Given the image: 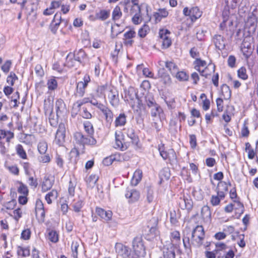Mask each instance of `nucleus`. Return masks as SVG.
Instances as JSON below:
<instances>
[{
    "label": "nucleus",
    "mask_w": 258,
    "mask_h": 258,
    "mask_svg": "<svg viewBox=\"0 0 258 258\" xmlns=\"http://www.w3.org/2000/svg\"><path fill=\"white\" fill-rule=\"evenodd\" d=\"M218 189L216 195H212L210 199V203L213 206H218L221 200H223L228 190V185L225 182H221L218 185Z\"/></svg>",
    "instance_id": "f257e3e1"
},
{
    "label": "nucleus",
    "mask_w": 258,
    "mask_h": 258,
    "mask_svg": "<svg viewBox=\"0 0 258 258\" xmlns=\"http://www.w3.org/2000/svg\"><path fill=\"white\" fill-rule=\"evenodd\" d=\"M76 144L84 146L85 145H94L96 144V140L92 136L85 135L81 132H76L74 135Z\"/></svg>",
    "instance_id": "f03ea898"
},
{
    "label": "nucleus",
    "mask_w": 258,
    "mask_h": 258,
    "mask_svg": "<svg viewBox=\"0 0 258 258\" xmlns=\"http://www.w3.org/2000/svg\"><path fill=\"white\" fill-rule=\"evenodd\" d=\"M257 19L253 12L250 13L245 21L244 29V35L248 33V35H252L255 32L257 26Z\"/></svg>",
    "instance_id": "7ed1b4c3"
},
{
    "label": "nucleus",
    "mask_w": 258,
    "mask_h": 258,
    "mask_svg": "<svg viewBox=\"0 0 258 258\" xmlns=\"http://www.w3.org/2000/svg\"><path fill=\"white\" fill-rule=\"evenodd\" d=\"M205 237L204 228L202 226H197L192 233V239L193 244L200 246L203 243V240Z\"/></svg>",
    "instance_id": "20e7f679"
},
{
    "label": "nucleus",
    "mask_w": 258,
    "mask_h": 258,
    "mask_svg": "<svg viewBox=\"0 0 258 258\" xmlns=\"http://www.w3.org/2000/svg\"><path fill=\"white\" fill-rule=\"evenodd\" d=\"M133 248L138 256H144L146 255L145 247L141 237H136L134 238L133 241Z\"/></svg>",
    "instance_id": "39448f33"
},
{
    "label": "nucleus",
    "mask_w": 258,
    "mask_h": 258,
    "mask_svg": "<svg viewBox=\"0 0 258 258\" xmlns=\"http://www.w3.org/2000/svg\"><path fill=\"white\" fill-rule=\"evenodd\" d=\"M158 150L160 156L164 160L171 161L176 159V154L174 150L173 149L166 150L164 145L162 143L158 145Z\"/></svg>",
    "instance_id": "423d86ee"
},
{
    "label": "nucleus",
    "mask_w": 258,
    "mask_h": 258,
    "mask_svg": "<svg viewBox=\"0 0 258 258\" xmlns=\"http://www.w3.org/2000/svg\"><path fill=\"white\" fill-rule=\"evenodd\" d=\"M90 76L86 74L83 78V81H80L77 83L76 92L75 93L76 96L82 97L84 96L85 89L88 84L90 82Z\"/></svg>",
    "instance_id": "0eeeda50"
},
{
    "label": "nucleus",
    "mask_w": 258,
    "mask_h": 258,
    "mask_svg": "<svg viewBox=\"0 0 258 258\" xmlns=\"http://www.w3.org/2000/svg\"><path fill=\"white\" fill-rule=\"evenodd\" d=\"M183 13L185 16H189L192 22L196 21L202 14V12L197 7H192L190 9L185 7L183 10Z\"/></svg>",
    "instance_id": "6e6552de"
},
{
    "label": "nucleus",
    "mask_w": 258,
    "mask_h": 258,
    "mask_svg": "<svg viewBox=\"0 0 258 258\" xmlns=\"http://www.w3.org/2000/svg\"><path fill=\"white\" fill-rule=\"evenodd\" d=\"M107 97L110 104L113 107H117L119 102L118 92L117 89L111 87L109 88L107 93Z\"/></svg>",
    "instance_id": "1a4fd4ad"
},
{
    "label": "nucleus",
    "mask_w": 258,
    "mask_h": 258,
    "mask_svg": "<svg viewBox=\"0 0 258 258\" xmlns=\"http://www.w3.org/2000/svg\"><path fill=\"white\" fill-rule=\"evenodd\" d=\"M149 9H150V8L147 4L142 3L135 8L134 12L138 11L144 19L150 21L151 19V16L149 13Z\"/></svg>",
    "instance_id": "9d476101"
},
{
    "label": "nucleus",
    "mask_w": 258,
    "mask_h": 258,
    "mask_svg": "<svg viewBox=\"0 0 258 258\" xmlns=\"http://www.w3.org/2000/svg\"><path fill=\"white\" fill-rule=\"evenodd\" d=\"M125 197L128 200L129 203H134L140 199V193L136 189L127 188Z\"/></svg>",
    "instance_id": "9b49d317"
},
{
    "label": "nucleus",
    "mask_w": 258,
    "mask_h": 258,
    "mask_svg": "<svg viewBox=\"0 0 258 258\" xmlns=\"http://www.w3.org/2000/svg\"><path fill=\"white\" fill-rule=\"evenodd\" d=\"M66 128L64 124L60 123L58 125V129L56 133L54 141L58 145H61L64 142L66 137Z\"/></svg>",
    "instance_id": "f8f14e48"
},
{
    "label": "nucleus",
    "mask_w": 258,
    "mask_h": 258,
    "mask_svg": "<svg viewBox=\"0 0 258 258\" xmlns=\"http://www.w3.org/2000/svg\"><path fill=\"white\" fill-rule=\"evenodd\" d=\"M170 243L167 245L178 248L181 243L180 234L178 231L174 230L170 233Z\"/></svg>",
    "instance_id": "ddd939ff"
},
{
    "label": "nucleus",
    "mask_w": 258,
    "mask_h": 258,
    "mask_svg": "<svg viewBox=\"0 0 258 258\" xmlns=\"http://www.w3.org/2000/svg\"><path fill=\"white\" fill-rule=\"evenodd\" d=\"M212 42L216 48L220 50L225 49L227 43L226 39L220 34L214 35L212 38Z\"/></svg>",
    "instance_id": "4468645a"
},
{
    "label": "nucleus",
    "mask_w": 258,
    "mask_h": 258,
    "mask_svg": "<svg viewBox=\"0 0 258 258\" xmlns=\"http://www.w3.org/2000/svg\"><path fill=\"white\" fill-rule=\"evenodd\" d=\"M116 252L123 258H129L131 254L130 249L120 243H117L115 246Z\"/></svg>",
    "instance_id": "2eb2a0df"
},
{
    "label": "nucleus",
    "mask_w": 258,
    "mask_h": 258,
    "mask_svg": "<svg viewBox=\"0 0 258 258\" xmlns=\"http://www.w3.org/2000/svg\"><path fill=\"white\" fill-rule=\"evenodd\" d=\"M195 69L201 76L207 77L215 71V66H195Z\"/></svg>",
    "instance_id": "dca6fc26"
},
{
    "label": "nucleus",
    "mask_w": 258,
    "mask_h": 258,
    "mask_svg": "<svg viewBox=\"0 0 258 258\" xmlns=\"http://www.w3.org/2000/svg\"><path fill=\"white\" fill-rule=\"evenodd\" d=\"M189 54L191 57L195 59V60L193 62V64H206V61L200 58L199 52L195 47L190 49L189 50Z\"/></svg>",
    "instance_id": "f3484780"
},
{
    "label": "nucleus",
    "mask_w": 258,
    "mask_h": 258,
    "mask_svg": "<svg viewBox=\"0 0 258 258\" xmlns=\"http://www.w3.org/2000/svg\"><path fill=\"white\" fill-rule=\"evenodd\" d=\"M180 207L182 209H186L188 212L190 211L193 207V202L191 199L184 197L179 203Z\"/></svg>",
    "instance_id": "a211bd4d"
},
{
    "label": "nucleus",
    "mask_w": 258,
    "mask_h": 258,
    "mask_svg": "<svg viewBox=\"0 0 258 258\" xmlns=\"http://www.w3.org/2000/svg\"><path fill=\"white\" fill-rule=\"evenodd\" d=\"M244 39L242 43L241 44L240 47L248 48H253L252 46V43L253 42V38L251 37V35H248V33H246V35H244Z\"/></svg>",
    "instance_id": "6ab92c4d"
},
{
    "label": "nucleus",
    "mask_w": 258,
    "mask_h": 258,
    "mask_svg": "<svg viewBox=\"0 0 258 258\" xmlns=\"http://www.w3.org/2000/svg\"><path fill=\"white\" fill-rule=\"evenodd\" d=\"M14 138V134L11 131H6L4 130H0V143H4L3 140L6 139V142L10 143L11 139Z\"/></svg>",
    "instance_id": "aec40b11"
},
{
    "label": "nucleus",
    "mask_w": 258,
    "mask_h": 258,
    "mask_svg": "<svg viewBox=\"0 0 258 258\" xmlns=\"http://www.w3.org/2000/svg\"><path fill=\"white\" fill-rule=\"evenodd\" d=\"M126 130V135L131 140L132 143L134 145L137 146L139 142V139L138 137L135 134L134 130L132 127L127 128L126 129L125 128L124 130Z\"/></svg>",
    "instance_id": "412c9836"
},
{
    "label": "nucleus",
    "mask_w": 258,
    "mask_h": 258,
    "mask_svg": "<svg viewBox=\"0 0 258 258\" xmlns=\"http://www.w3.org/2000/svg\"><path fill=\"white\" fill-rule=\"evenodd\" d=\"M126 123V115L124 113H120L116 118L114 121L115 127L123 126Z\"/></svg>",
    "instance_id": "4be33fe9"
},
{
    "label": "nucleus",
    "mask_w": 258,
    "mask_h": 258,
    "mask_svg": "<svg viewBox=\"0 0 258 258\" xmlns=\"http://www.w3.org/2000/svg\"><path fill=\"white\" fill-rule=\"evenodd\" d=\"M163 251L164 258H175V249L177 248L166 245Z\"/></svg>",
    "instance_id": "5701e85b"
},
{
    "label": "nucleus",
    "mask_w": 258,
    "mask_h": 258,
    "mask_svg": "<svg viewBox=\"0 0 258 258\" xmlns=\"http://www.w3.org/2000/svg\"><path fill=\"white\" fill-rule=\"evenodd\" d=\"M151 114L152 117L158 116L161 118L163 116L164 112L161 107L159 105H157L151 109Z\"/></svg>",
    "instance_id": "b1692460"
},
{
    "label": "nucleus",
    "mask_w": 258,
    "mask_h": 258,
    "mask_svg": "<svg viewBox=\"0 0 258 258\" xmlns=\"http://www.w3.org/2000/svg\"><path fill=\"white\" fill-rule=\"evenodd\" d=\"M201 216L205 221H209L211 220V212L210 208L208 206H204L201 209Z\"/></svg>",
    "instance_id": "393cba45"
},
{
    "label": "nucleus",
    "mask_w": 258,
    "mask_h": 258,
    "mask_svg": "<svg viewBox=\"0 0 258 258\" xmlns=\"http://www.w3.org/2000/svg\"><path fill=\"white\" fill-rule=\"evenodd\" d=\"M142 178V171L140 169L136 170L134 173L133 176L131 180L132 184L134 186L137 185L141 180Z\"/></svg>",
    "instance_id": "a878e982"
},
{
    "label": "nucleus",
    "mask_w": 258,
    "mask_h": 258,
    "mask_svg": "<svg viewBox=\"0 0 258 258\" xmlns=\"http://www.w3.org/2000/svg\"><path fill=\"white\" fill-rule=\"evenodd\" d=\"M55 109L57 116L60 115L61 113L65 110V104L63 100L61 99H57L55 102Z\"/></svg>",
    "instance_id": "bb28decb"
},
{
    "label": "nucleus",
    "mask_w": 258,
    "mask_h": 258,
    "mask_svg": "<svg viewBox=\"0 0 258 258\" xmlns=\"http://www.w3.org/2000/svg\"><path fill=\"white\" fill-rule=\"evenodd\" d=\"M58 193L57 190L53 189L46 195L45 199L47 204H50L52 203V200L56 199Z\"/></svg>",
    "instance_id": "cd10ccee"
},
{
    "label": "nucleus",
    "mask_w": 258,
    "mask_h": 258,
    "mask_svg": "<svg viewBox=\"0 0 258 258\" xmlns=\"http://www.w3.org/2000/svg\"><path fill=\"white\" fill-rule=\"evenodd\" d=\"M221 93L225 100H228L231 97V90L229 87L226 84H223L221 86Z\"/></svg>",
    "instance_id": "c85d7f7f"
},
{
    "label": "nucleus",
    "mask_w": 258,
    "mask_h": 258,
    "mask_svg": "<svg viewBox=\"0 0 258 258\" xmlns=\"http://www.w3.org/2000/svg\"><path fill=\"white\" fill-rule=\"evenodd\" d=\"M53 181L48 177H45L42 184V190L43 191H46L50 189L52 186Z\"/></svg>",
    "instance_id": "c756f323"
},
{
    "label": "nucleus",
    "mask_w": 258,
    "mask_h": 258,
    "mask_svg": "<svg viewBox=\"0 0 258 258\" xmlns=\"http://www.w3.org/2000/svg\"><path fill=\"white\" fill-rule=\"evenodd\" d=\"M17 191L19 194H22V195H28V189L27 186L21 181L17 182Z\"/></svg>",
    "instance_id": "7c9ffc66"
},
{
    "label": "nucleus",
    "mask_w": 258,
    "mask_h": 258,
    "mask_svg": "<svg viewBox=\"0 0 258 258\" xmlns=\"http://www.w3.org/2000/svg\"><path fill=\"white\" fill-rule=\"evenodd\" d=\"M84 205V200L79 199L74 201V203L72 204L73 210L75 212H79Z\"/></svg>",
    "instance_id": "2f4dec72"
},
{
    "label": "nucleus",
    "mask_w": 258,
    "mask_h": 258,
    "mask_svg": "<svg viewBox=\"0 0 258 258\" xmlns=\"http://www.w3.org/2000/svg\"><path fill=\"white\" fill-rule=\"evenodd\" d=\"M85 56V52L82 49H79L78 51H75L74 54V59L80 63L83 62Z\"/></svg>",
    "instance_id": "473e14b6"
},
{
    "label": "nucleus",
    "mask_w": 258,
    "mask_h": 258,
    "mask_svg": "<svg viewBox=\"0 0 258 258\" xmlns=\"http://www.w3.org/2000/svg\"><path fill=\"white\" fill-rule=\"evenodd\" d=\"M84 128L88 135L93 137L94 131L92 124L89 121L83 123Z\"/></svg>",
    "instance_id": "72a5a7b5"
},
{
    "label": "nucleus",
    "mask_w": 258,
    "mask_h": 258,
    "mask_svg": "<svg viewBox=\"0 0 258 258\" xmlns=\"http://www.w3.org/2000/svg\"><path fill=\"white\" fill-rule=\"evenodd\" d=\"M102 113L105 117V119L107 122L111 123L113 120V114L112 111L108 108L107 107L102 112Z\"/></svg>",
    "instance_id": "f704fd0d"
},
{
    "label": "nucleus",
    "mask_w": 258,
    "mask_h": 258,
    "mask_svg": "<svg viewBox=\"0 0 258 258\" xmlns=\"http://www.w3.org/2000/svg\"><path fill=\"white\" fill-rule=\"evenodd\" d=\"M150 31V28L148 25L144 24L138 31V35L141 38H144Z\"/></svg>",
    "instance_id": "c9c22d12"
},
{
    "label": "nucleus",
    "mask_w": 258,
    "mask_h": 258,
    "mask_svg": "<svg viewBox=\"0 0 258 258\" xmlns=\"http://www.w3.org/2000/svg\"><path fill=\"white\" fill-rule=\"evenodd\" d=\"M115 144L116 148H119L121 150H124L125 148L123 147L122 139V135L117 134V132H115Z\"/></svg>",
    "instance_id": "e433bc0d"
},
{
    "label": "nucleus",
    "mask_w": 258,
    "mask_h": 258,
    "mask_svg": "<svg viewBox=\"0 0 258 258\" xmlns=\"http://www.w3.org/2000/svg\"><path fill=\"white\" fill-rule=\"evenodd\" d=\"M122 16V13L119 6H116L112 12V17L114 21L118 20Z\"/></svg>",
    "instance_id": "4c0bfd02"
},
{
    "label": "nucleus",
    "mask_w": 258,
    "mask_h": 258,
    "mask_svg": "<svg viewBox=\"0 0 258 258\" xmlns=\"http://www.w3.org/2000/svg\"><path fill=\"white\" fill-rule=\"evenodd\" d=\"M48 239L53 243H56L58 240V235L54 230H50L48 233Z\"/></svg>",
    "instance_id": "58836bf2"
},
{
    "label": "nucleus",
    "mask_w": 258,
    "mask_h": 258,
    "mask_svg": "<svg viewBox=\"0 0 258 258\" xmlns=\"http://www.w3.org/2000/svg\"><path fill=\"white\" fill-rule=\"evenodd\" d=\"M37 148L41 154H45L47 150V144L45 141H41L38 143Z\"/></svg>",
    "instance_id": "ea45409f"
},
{
    "label": "nucleus",
    "mask_w": 258,
    "mask_h": 258,
    "mask_svg": "<svg viewBox=\"0 0 258 258\" xmlns=\"http://www.w3.org/2000/svg\"><path fill=\"white\" fill-rule=\"evenodd\" d=\"M225 3V6H227L228 8L231 9H236L239 3L240 0H224Z\"/></svg>",
    "instance_id": "a19ab883"
},
{
    "label": "nucleus",
    "mask_w": 258,
    "mask_h": 258,
    "mask_svg": "<svg viewBox=\"0 0 258 258\" xmlns=\"http://www.w3.org/2000/svg\"><path fill=\"white\" fill-rule=\"evenodd\" d=\"M47 85L49 90H54L57 87V82L54 78H52L48 80Z\"/></svg>",
    "instance_id": "79ce46f5"
},
{
    "label": "nucleus",
    "mask_w": 258,
    "mask_h": 258,
    "mask_svg": "<svg viewBox=\"0 0 258 258\" xmlns=\"http://www.w3.org/2000/svg\"><path fill=\"white\" fill-rule=\"evenodd\" d=\"M98 179V178L96 175L92 174L87 179L86 182L89 186L93 187L97 182Z\"/></svg>",
    "instance_id": "37998d69"
},
{
    "label": "nucleus",
    "mask_w": 258,
    "mask_h": 258,
    "mask_svg": "<svg viewBox=\"0 0 258 258\" xmlns=\"http://www.w3.org/2000/svg\"><path fill=\"white\" fill-rule=\"evenodd\" d=\"M16 149L17 153L21 158L22 159H26L27 155L26 152L24 150L23 147L21 145L19 144L17 145Z\"/></svg>",
    "instance_id": "c03bdc74"
},
{
    "label": "nucleus",
    "mask_w": 258,
    "mask_h": 258,
    "mask_svg": "<svg viewBox=\"0 0 258 258\" xmlns=\"http://www.w3.org/2000/svg\"><path fill=\"white\" fill-rule=\"evenodd\" d=\"M109 17V12L106 10H101L99 13L97 14V17L102 20L104 21Z\"/></svg>",
    "instance_id": "a18cd8bd"
},
{
    "label": "nucleus",
    "mask_w": 258,
    "mask_h": 258,
    "mask_svg": "<svg viewBox=\"0 0 258 258\" xmlns=\"http://www.w3.org/2000/svg\"><path fill=\"white\" fill-rule=\"evenodd\" d=\"M176 78L180 81H186L188 79V75L184 71L177 73Z\"/></svg>",
    "instance_id": "49530a36"
},
{
    "label": "nucleus",
    "mask_w": 258,
    "mask_h": 258,
    "mask_svg": "<svg viewBox=\"0 0 258 258\" xmlns=\"http://www.w3.org/2000/svg\"><path fill=\"white\" fill-rule=\"evenodd\" d=\"M162 179L168 180L170 177V170L168 168H163L160 173Z\"/></svg>",
    "instance_id": "de8ad7c7"
},
{
    "label": "nucleus",
    "mask_w": 258,
    "mask_h": 258,
    "mask_svg": "<svg viewBox=\"0 0 258 258\" xmlns=\"http://www.w3.org/2000/svg\"><path fill=\"white\" fill-rule=\"evenodd\" d=\"M131 13H132V12ZM134 13H135V15L132 18V22L134 24L138 25L142 22V20L144 19L142 17L141 15L138 12V11L135 12H134Z\"/></svg>",
    "instance_id": "09e8293b"
},
{
    "label": "nucleus",
    "mask_w": 258,
    "mask_h": 258,
    "mask_svg": "<svg viewBox=\"0 0 258 258\" xmlns=\"http://www.w3.org/2000/svg\"><path fill=\"white\" fill-rule=\"evenodd\" d=\"M233 25V22L232 20H223L222 22L220 24V28L221 30H227V26L229 27Z\"/></svg>",
    "instance_id": "8fccbe9b"
},
{
    "label": "nucleus",
    "mask_w": 258,
    "mask_h": 258,
    "mask_svg": "<svg viewBox=\"0 0 258 258\" xmlns=\"http://www.w3.org/2000/svg\"><path fill=\"white\" fill-rule=\"evenodd\" d=\"M170 32L168 29H161L159 30V36L160 39L162 40L167 38L169 37V35L170 34Z\"/></svg>",
    "instance_id": "3c124183"
},
{
    "label": "nucleus",
    "mask_w": 258,
    "mask_h": 258,
    "mask_svg": "<svg viewBox=\"0 0 258 258\" xmlns=\"http://www.w3.org/2000/svg\"><path fill=\"white\" fill-rule=\"evenodd\" d=\"M45 213L44 209L35 211L36 216L38 220L41 222H43L44 221Z\"/></svg>",
    "instance_id": "603ef678"
},
{
    "label": "nucleus",
    "mask_w": 258,
    "mask_h": 258,
    "mask_svg": "<svg viewBox=\"0 0 258 258\" xmlns=\"http://www.w3.org/2000/svg\"><path fill=\"white\" fill-rule=\"evenodd\" d=\"M238 77L244 80H245L247 79L248 76L246 74V69L244 67H242L238 70Z\"/></svg>",
    "instance_id": "864d4df0"
},
{
    "label": "nucleus",
    "mask_w": 258,
    "mask_h": 258,
    "mask_svg": "<svg viewBox=\"0 0 258 258\" xmlns=\"http://www.w3.org/2000/svg\"><path fill=\"white\" fill-rule=\"evenodd\" d=\"M31 232L29 228H25L21 233V238L24 240H28L30 238Z\"/></svg>",
    "instance_id": "5fc2aeb1"
},
{
    "label": "nucleus",
    "mask_w": 258,
    "mask_h": 258,
    "mask_svg": "<svg viewBox=\"0 0 258 258\" xmlns=\"http://www.w3.org/2000/svg\"><path fill=\"white\" fill-rule=\"evenodd\" d=\"M27 183L31 187L36 188L38 185L37 179L32 176H29L27 179Z\"/></svg>",
    "instance_id": "6e6d98bb"
},
{
    "label": "nucleus",
    "mask_w": 258,
    "mask_h": 258,
    "mask_svg": "<svg viewBox=\"0 0 258 258\" xmlns=\"http://www.w3.org/2000/svg\"><path fill=\"white\" fill-rule=\"evenodd\" d=\"M79 244L77 241H73L72 244V255L74 258H76L78 255V248Z\"/></svg>",
    "instance_id": "4d7b16f0"
},
{
    "label": "nucleus",
    "mask_w": 258,
    "mask_h": 258,
    "mask_svg": "<svg viewBox=\"0 0 258 258\" xmlns=\"http://www.w3.org/2000/svg\"><path fill=\"white\" fill-rule=\"evenodd\" d=\"M9 143H7V145H5V143H0V153L1 154L5 155L9 151Z\"/></svg>",
    "instance_id": "13d9d810"
},
{
    "label": "nucleus",
    "mask_w": 258,
    "mask_h": 258,
    "mask_svg": "<svg viewBox=\"0 0 258 258\" xmlns=\"http://www.w3.org/2000/svg\"><path fill=\"white\" fill-rule=\"evenodd\" d=\"M164 101L165 102L166 104L168 106V108L169 109H172L175 107V99L174 98H170L168 100L167 98L166 97L164 98Z\"/></svg>",
    "instance_id": "bf43d9fd"
},
{
    "label": "nucleus",
    "mask_w": 258,
    "mask_h": 258,
    "mask_svg": "<svg viewBox=\"0 0 258 258\" xmlns=\"http://www.w3.org/2000/svg\"><path fill=\"white\" fill-rule=\"evenodd\" d=\"M230 8H228L227 6H225L222 12V19L223 20H231L229 19V15L230 14Z\"/></svg>",
    "instance_id": "052dcab7"
},
{
    "label": "nucleus",
    "mask_w": 258,
    "mask_h": 258,
    "mask_svg": "<svg viewBox=\"0 0 258 258\" xmlns=\"http://www.w3.org/2000/svg\"><path fill=\"white\" fill-rule=\"evenodd\" d=\"M90 99L89 98H84L82 100L77 101L75 103H74V107H77L78 108H80L82 105L84 104L87 103L88 102H90Z\"/></svg>",
    "instance_id": "680f3d73"
},
{
    "label": "nucleus",
    "mask_w": 258,
    "mask_h": 258,
    "mask_svg": "<svg viewBox=\"0 0 258 258\" xmlns=\"http://www.w3.org/2000/svg\"><path fill=\"white\" fill-rule=\"evenodd\" d=\"M17 79V77L16 75L14 73L11 72L10 75L8 77L7 81L9 84L11 86H13L14 82Z\"/></svg>",
    "instance_id": "e2e57ef3"
},
{
    "label": "nucleus",
    "mask_w": 258,
    "mask_h": 258,
    "mask_svg": "<svg viewBox=\"0 0 258 258\" xmlns=\"http://www.w3.org/2000/svg\"><path fill=\"white\" fill-rule=\"evenodd\" d=\"M159 77L162 78V81L165 84H168L171 83V78L169 75L165 73H163L162 74L160 75V73L159 72Z\"/></svg>",
    "instance_id": "0e129e2a"
},
{
    "label": "nucleus",
    "mask_w": 258,
    "mask_h": 258,
    "mask_svg": "<svg viewBox=\"0 0 258 258\" xmlns=\"http://www.w3.org/2000/svg\"><path fill=\"white\" fill-rule=\"evenodd\" d=\"M22 216V212L20 208H17L13 211V217L15 220L18 221Z\"/></svg>",
    "instance_id": "69168bd1"
},
{
    "label": "nucleus",
    "mask_w": 258,
    "mask_h": 258,
    "mask_svg": "<svg viewBox=\"0 0 258 258\" xmlns=\"http://www.w3.org/2000/svg\"><path fill=\"white\" fill-rule=\"evenodd\" d=\"M136 32L133 30H130L124 33L123 35L124 38L125 39H132L136 36Z\"/></svg>",
    "instance_id": "338daca9"
},
{
    "label": "nucleus",
    "mask_w": 258,
    "mask_h": 258,
    "mask_svg": "<svg viewBox=\"0 0 258 258\" xmlns=\"http://www.w3.org/2000/svg\"><path fill=\"white\" fill-rule=\"evenodd\" d=\"M19 253L23 257H27L30 254V250L26 247H21Z\"/></svg>",
    "instance_id": "774afa93"
}]
</instances>
